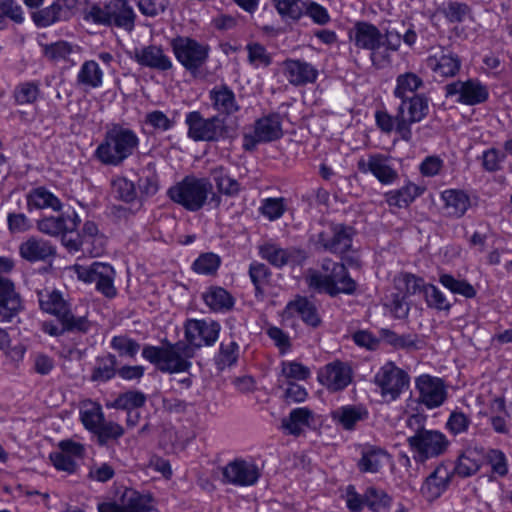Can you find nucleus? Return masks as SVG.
I'll use <instances>...</instances> for the list:
<instances>
[{
    "instance_id": "nucleus-1",
    "label": "nucleus",
    "mask_w": 512,
    "mask_h": 512,
    "mask_svg": "<svg viewBox=\"0 0 512 512\" xmlns=\"http://www.w3.org/2000/svg\"><path fill=\"white\" fill-rule=\"evenodd\" d=\"M427 116L426 103L420 98L400 103L395 116L386 111H377L375 120L377 126L385 133L395 130L401 139H412L411 125L422 121Z\"/></svg>"
},
{
    "instance_id": "nucleus-2",
    "label": "nucleus",
    "mask_w": 512,
    "mask_h": 512,
    "mask_svg": "<svg viewBox=\"0 0 512 512\" xmlns=\"http://www.w3.org/2000/svg\"><path fill=\"white\" fill-rule=\"evenodd\" d=\"M139 138L130 128L113 125L96 149L97 158L105 165L118 166L138 148Z\"/></svg>"
},
{
    "instance_id": "nucleus-3",
    "label": "nucleus",
    "mask_w": 512,
    "mask_h": 512,
    "mask_svg": "<svg viewBox=\"0 0 512 512\" xmlns=\"http://www.w3.org/2000/svg\"><path fill=\"white\" fill-rule=\"evenodd\" d=\"M194 353V348L183 341L163 347L146 345L142 350L144 359L154 364L161 372L170 374L188 372L192 365L190 359Z\"/></svg>"
},
{
    "instance_id": "nucleus-4",
    "label": "nucleus",
    "mask_w": 512,
    "mask_h": 512,
    "mask_svg": "<svg viewBox=\"0 0 512 512\" xmlns=\"http://www.w3.org/2000/svg\"><path fill=\"white\" fill-rule=\"evenodd\" d=\"M212 188L209 179L189 175L171 186L167 195L174 203L188 211L196 212L205 205Z\"/></svg>"
},
{
    "instance_id": "nucleus-5",
    "label": "nucleus",
    "mask_w": 512,
    "mask_h": 512,
    "mask_svg": "<svg viewBox=\"0 0 512 512\" xmlns=\"http://www.w3.org/2000/svg\"><path fill=\"white\" fill-rule=\"evenodd\" d=\"M81 220L74 209H68L57 215L43 216L37 220V229L52 237L61 236L62 244L70 253L80 251V240L73 239Z\"/></svg>"
},
{
    "instance_id": "nucleus-6",
    "label": "nucleus",
    "mask_w": 512,
    "mask_h": 512,
    "mask_svg": "<svg viewBox=\"0 0 512 512\" xmlns=\"http://www.w3.org/2000/svg\"><path fill=\"white\" fill-rule=\"evenodd\" d=\"M38 301L41 309L56 316L66 330L82 333L89 330L90 322L87 316L73 313L58 291L50 289L38 291Z\"/></svg>"
},
{
    "instance_id": "nucleus-7",
    "label": "nucleus",
    "mask_w": 512,
    "mask_h": 512,
    "mask_svg": "<svg viewBox=\"0 0 512 512\" xmlns=\"http://www.w3.org/2000/svg\"><path fill=\"white\" fill-rule=\"evenodd\" d=\"M170 45L177 61L193 77L200 76L203 66L208 61L210 47L187 36L173 38Z\"/></svg>"
},
{
    "instance_id": "nucleus-8",
    "label": "nucleus",
    "mask_w": 512,
    "mask_h": 512,
    "mask_svg": "<svg viewBox=\"0 0 512 512\" xmlns=\"http://www.w3.org/2000/svg\"><path fill=\"white\" fill-rule=\"evenodd\" d=\"M416 462H425L446 452L449 440L440 431L420 429L407 439Z\"/></svg>"
},
{
    "instance_id": "nucleus-9",
    "label": "nucleus",
    "mask_w": 512,
    "mask_h": 512,
    "mask_svg": "<svg viewBox=\"0 0 512 512\" xmlns=\"http://www.w3.org/2000/svg\"><path fill=\"white\" fill-rule=\"evenodd\" d=\"M354 229L340 223H330L313 236L316 249L342 255L352 247Z\"/></svg>"
},
{
    "instance_id": "nucleus-10",
    "label": "nucleus",
    "mask_w": 512,
    "mask_h": 512,
    "mask_svg": "<svg viewBox=\"0 0 512 512\" xmlns=\"http://www.w3.org/2000/svg\"><path fill=\"white\" fill-rule=\"evenodd\" d=\"M185 124L188 127L187 136L196 142L218 141L227 132L222 119L218 116L204 118L199 111L189 112Z\"/></svg>"
},
{
    "instance_id": "nucleus-11",
    "label": "nucleus",
    "mask_w": 512,
    "mask_h": 512,
    "mask_svg": "<svg viewBox=\"0 0 512 512\" xmlns=\"http://www.w3.org/2000/svg\"><path fill=\"white\" fill-rule=\"evenodd\" d=\"M74 270L81 281L95 283L97 291L105 297L113 298L116 296L117 291L114 286L115 271L110 264L102 262H93L88 266L75 264Z\"/></svg>"
},
{
    "instance_id": "nucleus-12",
    "label": "nucleus",
    "mask_w": 512,
    "mask_h": 512,
    "mask_svg": "<svg viewBox=\"0 0 512 512\" xmlns=\"http://www.w3.org/2000/svg\"><path fill=\"white\" fill-rule=\"evenodd\" d=\"M409 381V375L391 361L385 363L374 376V383L386 401L396 400L408 387Z\"/></svg>"
},
{
    "instance_id": "nucleus-13",
    "label": "nucleus",
    "mask_w": 512,
    "mask_h": 512,
    "mask_svg": "<svg viewBox=\"0 0 512 512\" xmlns=\"http://www.w3.org/2000/svg\"><path fill=\"white\" fill-rule=\"evenodd\" d=\"M307 283L309 287L324 290L331 296L340 293L353 294L357 288L356 282L349 276L344 265L337 266L332 274L312 273L307 277Z\"/></svg>"
},
{
    "instance_id": "nucleus-14",
    "label": "nucleus",
    "mask_w": 512,
    "mask_h": 512,
    "mask_svg": "<svg viewBox=\"0 0 512 512\" xmlns=\"http://www.w3.org/2000/svg\"><path fill=\"white\" fill-rule=\"evenodd\" d=\"M352 39L357 47L371 51V60L377 66L388 61V55H381L378 51L382 46V34L373 24L357 22L353 27Z\"/></svg>"
},
{
    "instance_id": "nucleus-15",
    "label": "nucleus",
    "mask_w": 512,
    "mask_h": 512,
    "mask_svg": "<svg viewBox=\"0 0 512 512\" xmlns=\"http://www.w3.org/2000/svg\"><path fill=\"white\" fill-rule=\"evenodd\" d=\"M223 482L235 486H252L261 476L260 468L253 461L241 458L226 464L222 469Z\"/></svg>"
},
{
    "instance_id": "nucleus-16",
    "label": "nucleus",
    "mask_w": 512,
    "mask_h": 512,
    "mask_svg": "<svg viewBox=\"0 0 512 512\" xmlns=\"http://www.w3.org/2000/svg\"><path fill=\"white\" fill-rule=\"evenodd\" d=\"M219 332L220 324L213 320L190 319L185 323L186 343L194 349L213 345L219 337Z\"/></svg>"
},
{
    "instance_id": "nucleus-17",
    "label": "nucleus",
    "mask_w": 512,
    "mask_h": 512,
    "mask_svg": "<svg viewBox=\"0 0 512 512\" xmlns=\"http://www.w3.org/2000/svg\"><path fill=\"white\" fill-rule=\"evenodd\" d=\"M419 392V403L429 409L441 406L447 398L446 386L442 379L430 375H421L415 381Z\"/></svg>"
},
{
    "instance_id": "nucleus-18",
    "label": "nucleus",
    "mask_w": 512,
    "mask_h": 512,
    "mask_svg": "<svg viewBox=\"0 0 512 512\" xmlns=\"http://www.w3.org/2000/svg\"><path fill=\"white\" fill-rule=\"evenodd\" d=\"M352 377L351 367L339 360L326 364L317 375L320 384L332 392L345 389L351 383Z\"/></svg>"
},
{
    "instance_id": "nucleus-19",
    "label": "nucleus",
    "mask_w": 512,
    "mask_h": 512,
    "mask_svg": "<svg viewBox=\"0 0 512 512\" xmlns=\"http://www.w3.org/2000/svg\"><path fill=\"white\" fill-rule=\"evenodd\" d=\"M361 173H371L382 184H391L398 178L397 171L392 167L390 157L383 154H371L357 162Z\"/></svg>"
},
{
    "instance_id": "nucleus-20",
    "label": "nucleus",
    "mask_w": 512,
    "mask_h": 512,
    "mask_svg": "<svg viewBox=\"0 0 512 512\" xmlns=\"http://www.w3.org/2000/svg\"><path fill=\"white\" fill-rule=\"evenodd\" d=\"M78 0H55L50 6L35 11L32 19L38 27H48L58 21L69 20L76 9Z\"/></svg>"
},
{
    "instance_id": "nucleus-21",
    "label": "nucleus",
    "mask_w": 512,
    "mask_h": 512,
    "mask_svg": "<svg viewBox=\"0 0 512 512\" xmlns=\"http://www.w3.org/2000/svg\"><path fill=\"white\" fill-rule=\"evenodd\" d=\"M445 91L446 96L458 95L457 101L466 105L480 104L488 98L487 88L473 79L447 84Z\"/></svg>"
},
{
    "instance_id": "nucleus-22",
    "label": "nucleus",
    "mask_w": 512,
    "mask_h": 512,
    "mask_svg": "<svg viewBox=\"0 0 512 512\" xmlns=\"http://www.w3.org/2000/svg\"><path fill=\"white\" fill-rule=\"evenodd\" d=\"M59 448V452L50 454V460L57 470L73 473L77 467V460L84 457V446L72 440H63L59 443Z\"/></svg>"
},
{
    "instance_id": "nucleus-23",
    "label": "nucleus",
    "mask_w": 512,
    "mask_h": 512,
    "mask_svg": "<svg viewBox=\"0 0 512 512\" xmlns=\"http://www.w3.org/2000/svg\"><path fill=\"white\" fill-rule=\"evenodd\" d=\"M451 467L445 463L439 464L434 471L428 475L421 487L422 495L428 501L439 498L449 487L453 478Z\"/></svg>"
},
{
    "instance_id": "nucleus-24",
    "label": "nucleus",
    "mask_w": 512,
    "mask_h": 512,
    "mask_svg": "<svg viewBox=\"0 0 512 512\" xmlns=\"http://www.w3.org/2000/svg\"><path fill=\"white\" fill-rule=\"evenodd\" d=\"M149 498L133 489H126L121 496L120 503L104 502L98 505L99 512H148L150 510Z\"/></svg>"
},
{
    "instance_id": "nucleus-25",
    "label": "nucleus",
    "mask_w": 512,
    "mask_h": 512,
    "mask_svg": "<svg viewBox=\"0 0 512 512\" xmlns=\"http://www.w3.org/2000/svg\"><path fill=\"white\" fill-rule=\"evenodd\" d=\"M20 256L28 262H45L56 254V247L49 240L30 236L19 245Z\"/></svg>"
},
{
    "instance_id": "nucleus-26",
    "label": "nucleus",
    "mask_w": 512,
    "mask_h": 512,
    "mask_svg": "<svg viewBox=\"0 0 512 512\" xmlns=\"http://www.w3.org/2000/svg\"><path fill=\"white\" fill-rule=\"evenodd\" d=\"M358 469L363 473H377L390 460L387 450L381 446L365 443L359 445Z\"/></svg>"
},
{
    "instance_id": "nucleus-27",
    "label": "nucleus",
    "mask_w": 512,
    "mask_h": 512,
    "mask_svg": "<svg viewBox=\"0 0 512 512\" xmlns=\"http://www.w3.org/2000/svg\"><path fill=\"white\" fill-rule=\"evenodd\" d=\"M484 459V448L478 445L467 446L458 456L456 464L451 470L453 475L461 478H467L476 474Z\"/></svg>"
},
{
    "instance_id": "nucleus-28",
    "label": "nucleus",
    "mask_w": 512,
    "mask_h": 512,
    "mask_svg": "<svg viewBox=\"0 0 512 512\" xmlns=\"http://www.w3.org/2000/svg\"><path fill=\"white\" fill-rule=\"evenodd\" d=\"M283 69L285 77L294 86L314 83L318 77V70L312 64L299 59L285 60Z\"/></svg>"
},
{
    "instance_id": "nucleus-29",
    "label": "nucleus",
    "mask_w": 512,
    "mask_h": 512,
    "mask_svg": "<svg viewBox=\"0 0 512 512\" xmlns=\"http://www.w3.org/2000/svg\"><path fill=\"white\" fill-rule=\"evenodd\" d=\"M133 58L139 65L159 71L170 70L173 66L169 56L157 45L136 48Z\"/></svg>"
},
{
    "instance_id": "nucleus-30",
    "label": "nucleus",
    "mask_w": 512,
    "mask_h": 512,
    "mask_svg": "<svg viewBox=\"0 0 512 512\" xmlns=\"http://www.w3.org/2000/svg\"><path fill=\"white\" fill-rule=\"evenodd\" d=\"M295 316L300 317L305 324L314 328L321 324L317 307L306 297L298 296L286 305L283 317L288 319Z\"/></svg>"
},
{
    "instance_id": "nucleus-31",
    "label": "nucleus",
    "mask_w": 512,
    "mask_h": 512,
    "mask_svg": "<svg viewBox=\"0 0 512 512\" xmlns=\"http://www.w3.org/2000/svg\"><path fill=\"white\" fill-rule=\"evenodd\" d=\"M109 27L115 26L127 32L135 27L136 14L127 0L108 1Z\"/></svg>"
},
{
    "instance_id": "nucleus-32",
    "label": "nucleus",
    "mask_w": 512,
    "mask_h": 512,
    "mask_svg": "<svg viewBox=\"0 0 512 512\" xmlns=\"http://www.w3.org/2000/svg\"><path fill=\"white\" fill-rule=\"evenodd\" d=\"M422 86L423 81L418 75L412 72H406L397 76L393 94L396 98L401 100V103L411 101L414 98L422 99L426 103L428 112V99L424 95L415 94V92Z\"/></svg>"
},
{
    "instance_id": "nucleus-33",
    "label": "nucleus",
    "mask_w": 512,
    "mask_h": 512,
    "mask_svg": "<svg viewBox=\"0 0 512 512\" xmlns=\"http://www.w3.org/2000/svg\"><path fill=\"white\" fill-rule=\"evenodd\" d=\"M21 309V299L14 284L9 279L0 277V316L11 318Z\"/></svg>"
},
{
    "instance_id": "nucleus-34",
    "label": "nucleus",
    "mask_w": 512,
    "mask_h": 512,
    "mask_svg": "<svg viewBox=\"0 0 512 512\" xmlns=\"http://www.w3.org/2000/svg\"><path fill=\"white\" fill-rule=\"evenodd\" d=\"M254 133L258 141L271 142L282 137L281 116L278 113H271L259 118L254 125Z\"/></svg>"
},
{
    "instance_id": "nucleus-35",
    "label": "nucleus",
    "mask_w": 512,
    "mask_h": 512,
    "mask_svg": "<svg viewBox=\"0 0 512 512\" xmlns=\"http://www.w3.org/2000/svg\"><path fill=\"white\" fill-rule=\"evenodd\" d=\"M368 417V411L361 405H346L331 412L332 420L345 430H353L356 424Z\"/></svg>"
},
{
    "instance_id": "nucleus-36",
    "label": "nucleus",
    "mask_w": 512,
    "mask_h": 512,
    "mask_svg": "<svg viewBox=\"0 0 512 512\" xmlns=\"http://www.w3.org/2000/svg\"><path fill=\"white\" fill-rule=\"evenodd\" d=\"M73 239L80 240L81 248L84 253H89L91 256H99L102 249V236L99 235L98 226L94 221H86L82 227L81 234L77 233Z\"/></svg>"
},
{
    "instance_id": "nucleus-37",
    "label": "nucleus",
    "mask_w": 512,
    "mask_h": 512,
    "mask_svg": "<svg viewBox=\"0 0 512 512\" xmlns=\"http://www.w3.org/2000/svg\"><path fill=\"white\" fill-rule=\"evenodd\" d=\"M159 190V177L154 163H148L137 172L139 201L154 196Z\"/></svg>"
},
{
    "instance_id": "nucleus-38",
    "label": "nucleus",
    "mask_w": 512,
    "mask_h": 512,
    "mask_svg": "<svg viewBox=\"0 0 512 512\" xmlns=\"http://www.w3.org/2000/svg\"><path fill=\"white\" fill-rule=\"evenodd\" d=\"M427 65L440 77H453L459 72L461 61L452 52H442L439 56H430L427 60Z\"/></svg>"
},
{
    "instance_id": "nucleus-39",
    "label": "nucleus",
    "mask_w": 512,
    "mask_h": 512,
    "mask_svg": "<svg viewBox=\"0 0 512 512\" xmlns=\"http://www.w3.org/2000/svg\"><path fill=\"white\" fill-rule=\"evenodd\" d=\"M213 107L220 113L232 115L240 110L234 92L227 85L214 87L210 91Z\"/></svg>"
},
{
    "instance_id": "nucleus-40",
    "label": "nucleus",
    "mask_w": 512,
    "mask_h": 512,
    "mask_svg": "<svg viewBox=\"0 0 512 512\" xmlns=\"http://www.w3.org/2000/svg\"><path fill=\"white\" fill-rule=\"evenodd\" d=\"M441 197L444 201V210L451 217H462L470 206L469 196L462 190H445Z\"/></svg>"
},
{
    "instance_id": "nucleus-41",
    "label": "nucleus",
    "mask_w": 512,
    "mask_h": 512,
    "mask_svg": "<svg viewBox=\"0 0 512 512\" xmlns=\"http://www.w3.org/2000/svg\"><path fill=\"white\" fill-rule=\"evenodd\" d=\"M26 198L28 210L52 209L60 212L63 207L60 199L44 187L32 189Z\"/></svg>"
},
{
    "instance_id": "nucleus-42",
    "label": "nucleus",
    "mask_w": 512,
    "mask_h": 512,
    "mask_svg": "<svg viewBox=\"0 0 512 512\" xmlns=\"http://www.w3.org/2000/svg\"><path fill=\"white\" fill-rule=\"evenodd\" d=\"M111 194L115 199L128 204L139 200L135 183L123 176L111 180Z\"/></svg>"
},
{
    "instance_id": "nucleus-43",
    "label": "nucleus",
    "mask_w": 512,
    "mask_h": 512,
    "mask_svg": "<svg viewBox=\"0 0 512 512\" xmlns=\"http://www.w3.org/2000/svg\"><path fill=\"white\" fill-rule=\"evenodd\" d=\"M203 300L213 311H228L234 305V299L222 287H210L203 293Z\"/></svg>"
},
{
    "instance_id": "nucleus-44",
    "label": "nucleus",
    "mask_w": 512,
    "mask_h": 512,
    "mask_svg": "<svg viewBox=\"0 0 512 512\" xmlns=\"http://www.w3.org/2000/svg\"><path fill=\"white\" fill-rule=\"evenodd\" d=\"M211 176L220 194L228 197H235L240 193V183L236 179L230 177L223 166H218L212 169Z\"/></svg>"
},
{
    "instance_id": "nucleus-45",
    "label": "nucleus",
    "mask_w": 512,
    "mask_h": 512,
    "mask_svg": "<svg viewBox=\"0 0 512 512\" xmlns=\"http://www.w3.org/2000/svg\"><path fill=\"white\" fill-rule=\"evenodd\" d=\"M103 72L94 60L85 61L77 75V82L88 88H97L102 85Z\"/></svg>"
},
{
    "instance_id": "nucleus-46",
    "label": "nucleus",
    "mask_w": 512,
    "mask_h": 512,
    "mask_svg": "<svg viewBox=\"0 0 512 512\" xmlns=\"http://www.w3.org/2000/svg\"><path fill=\"white\" fill-rule=\"evenodd\" d=\"M491 411L494 413L489 418L490 424L493 430L499 434H508V419L510 415L506 410V404L504 398L498 397L495 398L491 403Z\"/></svg>"
},
{
    "instance_id": "nucleus-47",
    "label": "nucleus",
    "mask_w": 512,
    "mask_h": 512,
    "mask_svg": "<svg viewBox=\"0 0 512 512\" xmlns=\"http://www.w3.org/2000/svg\"><path fill=\"white\" fill-rule=\"evenodd\" d=\"M312 412L306 407L293 409L289 417L282 420V428L291 435H299L303 426L309 424Z\"/></svg>"
},
{
    "instance_id": "nucleus-48",
    "label": "nucleus",
    "mask_w": 512,
    "mask_h": 512,
    "mask_svg": "<svg viewBox=\"0 0 512 512\" xmlns=\"http://www.w3.org/2000/svg\"><path fill=\"white\" fill-rule=\"evenodd\" d=\"M259 254L271 265L278 268L287 265L293 256V252L291 250L283 249L272 243H266L260 246Z\"/></svg>"
},
{
    "instance_id": "nucleus-49",
    "label": "nucleus",
    "mask_w": 512,
    "mask_h": 512,
    "mask_svg": "<svg viewBox=\"0 0 512 512\" xmlns=\"http://www.w3.org/2000/svg\"><path fill=\"white\" fill-rule=\"evenodd\" d=\"M117 358L113 354H107L96 360L91 379L93 381L106 382L112 379L116 374Z\"/></svg>"
},
{
    "instance_id": "nucleus-50",
    "label": "nucleus",
    "mask_w": 512,
    "mask_h": 512,
    "mask_svg": "<svg viewBox=\"0 0 512 512\" xmlns=\"http://www.w3.org/2000/svg\"><path fill=\"white\" fill-rule=\"evenodd\" d=\"M249 276L255 287L256 296L263 297L271 278L269 268L263 263L252 262L249 266Z\"/></svg>"
},
{
    "instance_id": "nucleus-51",
    "label": "nucleus",
    "mask_w": 512,
    "mask_h": 512,
    "mask_svg": "<svg viewBox=\"0 0 512 512\" xmlns=\"http://www.w3.org/2000/svg\"><path fill=\"white\" fill-rule=\"evenodd\" d=\"M439 282L453 294H459L465 298H474L477 294L476 289L468 281L456 279L448 273L440 274Z\"/></svg>"
},
{
    "instance_id": "nucleus-52",
    "label": "nucleus",
    "mask_w": 512,
    "mask_h": 512,
    "mask_svg": "<svg viewBox=\"0 0 512 512\" xmlns=\"http://www.w3.org/2000/svg\"><path fill=\"white\" fill-rule=\"evenodd\" d=\"M439 282L453 294H459L465 298H474L477 294L476 289L468 281L456 279L448 273L440 274Z\"/></svg>"
},
{
    "instance_id": "nucleus-53",
    "label": "nucleus",
    "mask_w": 512,
    "mask_h": 512,
    "mask_svg": "<svg viewBox=\"0 0 512 512\" xmlns=\"http://www.w3.org/2000/svg\"><path fill=\"white\" fill-rule=\"evenodd\" d=\"M380 333H381L382 339L387 344L393 346L396 349H404L407 351L419 349V346H418L419 340L416 335H411V334L398 335L394 331H391L389 329H382Z\"/></svg>"
},
{
    "instance_id": "nucleus-54",
    "label": "nucleus",
    "mask_w": 512,
    "mask_h": 512,
    "mask_svg": "<svg viewBox=\"0 0 512 512\" xmlns=\"http://www.w3.org/2000/svg\"><path fill=\"white\" fill-rule=\"evenodd\" d=\"M83 19L86 22L93 23L98 26L109 27L108 2L87 3L83 9Z\"/></svg>"
},
{
    "instance_id": "nucleus-55",
    "label": "nucleus",
    "mask_w": 512,
    "mask_h": 512,
    "mask_svg": "<svg viewBox=\"0 0 512 512\" xmlns=\"http://www.w3.org/2000/svg\"><path fill=\"white\" fill-rule=\"evenodd\" d=\"M424 298L427 306L437 311L448 312L452 307L451 302L446 298L443 292L433 284H427L425 286Z\"/></svg>"
},
{
    "instance_id": "nucleus-56",
    "label": "nucleus",
    "mask_w": 512,
    "mask_h": 512,
    "mask_svg": "<svg viewBox=\"0 0 512 512\" xmlns=\"http://www.w3.org/2000/svg\"><path fill=\"white\" fill-rule=\"evenodd\" d=\"M423 279L413 274L405 273L395 278V286L405 296L415 295L418 292L424 294L425 286Z\"/></svg>"
},
{
    "instance_id": "nucleus-57",
    "label": "nucleus",
    "mask_w": 512,
    "mask_h": 512,
    "mask_svg": "<svg viewBox=\"0 0 512 512\" xmlns=\"http://www.w3.org/2000/svg\"><path fill=\"white\" fill-rule=\"evenodd\" d=\"M221 264V258L212 252L201 254L192 264V269L197 274L215 275Z\"/></svg>"
},
{
    "instance_id": "nucleus-58",
    "label": "nucleus",
    "mask_w": 512,
    "mask_h": 512,
    "mask_svg": "<svg viewBox=\"0 0 512 512\" xmlns=\"http://www.w3.org/2000/svg\"><path fill=\"white\" fill-rule=\"evenodd\" d=\"M40 95V83L37 81H27L20 83L14 90L15 101L20 104H32Z\"/></svg>"
},
{
    "instance_id": "nucleus-59",
    "label": "nucleus",
    "mask_w": 512,
    "mask_h": 512,
    "mask_svg": "<svg viewBox=\"0 0 512 512\" xmlns=\"http://www.w3.org/2000/svg\"><path fill=\"white\" fill-rule=\"evenodd\" d=\"M77 46H73L66 41H58L47 45L44 49L45 56L55 62L70 61V56L76 52Z\"/></svg>"
},
{
    "instance_id": "nucleus-60",
    "label": "nucleus",
    "mask_w": 512,
    "mask_h": 512,
    "mask_svg": "<svg viewBox=\"0 0 512 512\" xmlns=\"http://www.w3.org/2000/svg\"><path fill=\"white\" fill-rule=\"evenodd\" d=\"M273 3L283 18L299 20L304 14L305 2L302 0H273Z\"/></svg>"
},
{
    "instance_id": "nucleus-61",
    "label": "nucleus",
    "mask_w": 512,
    "mask_h": 512,
    "mask_svg": "<svg viewBox=\"0 0 512 512\" xmlns=\"http://www.w3.org/2000/svg\"><path fill=\"white\" fill-rule=\"evenodd\" d=\"M418 188L415 185H407L399 190L386 194V201L390 206L405 207L417 196Z\"/></svg>"
},
{
    "instance_id": "nucleus-62",
    "label": "nucleus",
    "mask_w": 512,
    "mask_h": 512,
    "mask_svg": "<svg viewBox=\"0 0 512 512\" xmlns=\"http://www.w3.org/2000/svg\"><path fill=\"white\" fill-rule=\"evenodd\" d=\"M145 124L154 131L163 133L172 129L176 124V120L174 117H168L163 111L153 110L146 114Z\"/></svg>"
},
{
    "instance_id": "nucleus-63",
    "label": "nucleus",
    "mask_w": 512,
    "mask_h": 512,
    "mask_svg": "<svg viewBox=\"0 0 512 512\" xmlns=\"http://www.w3.org/2000/svg\"><path fill=\"white\" fill-rule=\"evenodd\" d=\"M81 421L86 429L95 432L104 419L102 409L99 405L90 404L81 410Z\"/></svg>"
},
{
    "instance_id": "nucleus-64",
    "label": "nucleus",
    "mask_w": 512,
    "mask_h": 512,
    "mask_svg": "<svg viewBox=\"0 0 512 512\" xmlns=\"http://www.w3.org/2000/svg\"><path fill=\"white\" fill-rule=\"evenodd\" d=\"M111 347L116 350L121 356L135 357L140 349V344L127 336H115L111 340Z\"/></svg>"
}]
</instances>
